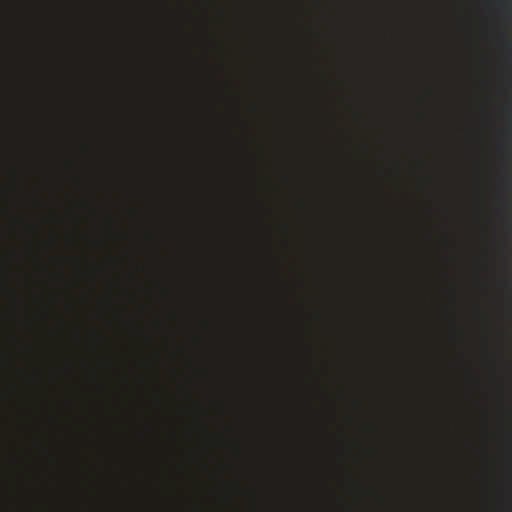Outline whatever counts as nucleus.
<instances>
[{"label":"nucleus","mask_w":512,"mask_h":512,"mask_svg":"<svg viewBox=\"0 0 512 512\" xmlns=\"http://www.w3.org/2000/svg\"><path fill=\"white\" fill-rule=\"evenodd\" d=\"M33 444H34L35 446H39V441H38V440H33Z\"/></svg>","instance_id":"6e6552de"},{"label":"nucleus","mask_w":512,"mask_h":512,"mask_svg":"<svg viewBox=\"0 0 512 512\" xmlns=\"http://www.w3.org/2000/svg\"><path fill=\"white\" fill-rule=\"evenodd\" d=\"M27 484L28 482L25 481V512H32L31 490L30 486H28Z\"/></svg>","instance_id":"7ed1b4c3"},{"label":"nucleus","mask_w":512,"mask_h":512,"mask_svg":"<svg viewBox=\"0 0 512 512\" xmlns=\"http://www.w3.org/2000/svg\"><path fill=\"white\" fill-rule=\"evenodd\" d=\"M20 223L28 234H32L34 236H37L39 234V225L28 220L26 217H21Z\"/></svg>","instance_id":"f257e3e1"},{"label":"nucleus","mask_w":512,"mask_h":512,"mask_svg":"<svg viewBox=\"0 0 512 512\" xmlns=\"http://www.w3.org/2000/svg\"><path fill=\"white\" fill-rule=\"evenodd\" d=\"M25 324H26V326H27L29 329H31V328L33 327V323H32V321H30V320H25Z\"/></svg>","instance_id":"0eeeda50"},{"label":"nucleus","mask_w":512,"mask_h":512,"mask_svg":"<svg viewBox=\"0 0 512 512\" xmlns=\"http://www.w3.org/2000/svg\"><path fill=\"white\" fill-rule=\"evenodd\" d=\"M22 192L25 200H31L33 205L36 207L40 206V200L37 197H28V194L24 190Z\"/></svg>","instance_id":"423d86ee"},{"label":"nucleus","mask_w":512,"mask_h":512,"mask_svg":"<svg viewBox=\"0 0 512 512\" xmlns=\"http://www.w3.org/2000/svg\"><path fill=\"white\" fill-rule=\"evenodd\" d=\"M26 252L37 264L40 262L39 257L35 252L34 242L30 238L27 240Z\"/></svg>","instance_id":"f03ea898"},{"label":"nucleus","mask_w":512,"mask_h":512,"mask_svg":"<svg viewBox=\"0 0 512 512\" xmlns=\"http://www.w3.org/2000/svg\"><path fill=\"white\" fill-rule=\"evenodd\" d=\"M22 372H23V375L25 376L26 380H28L29 382H31L33 384L39 383L40 374H39V370L37 368L34 369L32 376L27 375V373L25 371H22Z\"/></svg>","instance_id":"20e7f679"},{"label":"nucleus","mask_w":512,"mask_h":512,"mask_svg":"<svg viewBox=\"0 0 512 512\" xmlns=\"http://www.w3.org/2000/svg\"><path fill=\"white\" fill-rule=\"evenodd\" d=\"M23 348H24V352H25V355L26 356H33L34 353H35V348L33 345L29 344V343H26V342H23Z\"/></svg>","instance_id":"39448f33"}]
</instances>
